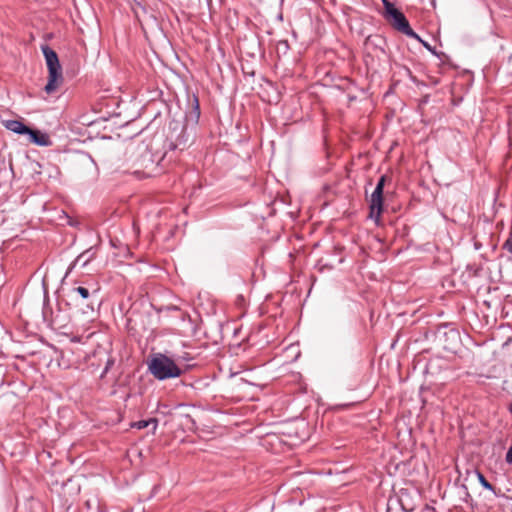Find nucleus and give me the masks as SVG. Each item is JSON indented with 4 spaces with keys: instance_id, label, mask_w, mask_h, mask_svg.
Segmentation results:
<instances>
[{
    "instance_id": "1",
    "label": "nucleus",
    "mask_w": 512,
    "mask_h": 512,
    "mask_svg": "<svg viewBox=\"0 0 512 512\" xmlns=\"http://www.w3.org/2000/svg\"><path fill=\"white\" fill-rule=\"evenodd\" d=\"M42 52L49 72L48 82L45 85L44 90L47 94H52L56 92L63 83L62 69L58 55L53 49L46 45L42 47Z\"/></svg>"
},
{
    "instance_id": "2",
    "label": "nucleus",
    "mask_w": 512,
    "mask_h": 512,
    "mask_svg": "<svg viewBox=\"0 0 512 512\" xmlns=\"http://www.w3.org/2000/svg\"><path fill=\"white\" fill-rule=\"evenodd\" d=\"M150 373L158 380L179 377L182 370L176 363L164 354H156L148 363Z\"/></svg>"
},
{
    "instance_id": "3",
    "label": "nucleus",
    "mask_w": 512,
    "mask_h": 512,
    "mask_svg": "<svg viewBox=\"0 0 512 512\" xmlns=\"http://www.w3.org/2000/svg\"><path fill=\"white\" fill-rule=\"evenodd\" d=\"M382 2L385 9L384 17L390 22L393 28L410 38L420 40L419 35L410 27L405 15L390 1L382 0Z\"/></svg>"
},
{
    "instance_id": "4",
    "label": "nucleus",
    "mask_w": 512,
    "mask_h": 512,
    "mask_svg": "<svg viewBox=\"0 0 512 512\" xmlns=\"http://www.w3.org/2000/svg\"><path fill=\"white\" fill-rule=\"evenodd\" d=\"M139 158L135 162L137 169L135 173L142 174L144 177H151L157 170V163L153 159L152 153L147 147L138 149Z\"/></svg>"
},
{
    "instance_id": "5",
    "label": "nucleus",
    "mask_w": 512,
    "mask_h": 512,
    "mask_svg": "<svg viewBox=\"0 0 512 512\" xmlns=\"http://www.w3.org/2000/svg\"><path fill=\"white\" fill-rule=\"evenodd\" d=\"M383 189L384 187L376 185L373 193L371 194L369 216L370 218L375 219L376 222L379 221L383 211Z\"/></svg>"
},
{
    "instance_id": "6",
    "label": "nucleus",
    "mask_w": 512,
    "mask_h": 512,
    "mask_svg": "<svg viewBox=\"0 0 512 512\" xmlns=\"http://www.w3.org/2000/svg\"><path fill=\"white\" fill-rule=\"evenodd\" d=\"M27 135H29L30 142L39 146H50L52 144L49 135L39 130H33L30 128V132H28Z\"/></svg>"
},
{
    "instance_id": "7",
    "label": "nucleus",
    "mask_w": 512,
    "mask_h": 512,
    "mask_svg": "<svg viewBox=\"0 0 512 512\" xmlns=\"http://www.w3.org/2000/svg\"><path fill=\"white\" fill-rule=\"evenodd\" d=\"M95 255L96 252L93 250V248L87 249L86 251L78 255V257L72 263L71 268H74L77 265H79L80 267H85L90 261H92L95 258Z\"/></svg>"
},
{
    "instance_id": "8",
    "label": "nucleus",
    "mask_w": 512,
    "mask_h": 512,
    "mask_svg": "<svg viewBox=\"0 0 512 512\" xmlns=\"http://www.w3.org/2000/svg\"><path fill=\"white\" fill-rule=\"evenodd\" d=\"M5 128L16 133V134H27L30 132V128L23 122L18 120H7L4 124Z\"/></svg>"
},
{
    "instance_id": "9",
    "label": "nucleus",
    "mask_w": 512,
    "mask_h": 512,
    "mask_svg": "<svg viewBox=\"0 0 512 512\" xmlns=\"http://www.w3.org/2000/svg\"><path fill=\"white\" fill-rule=\"evenodd\" d=\"M150 424H153V429L155 430L157 427V420L155 418H151L149 420H140L138 422H135L132 427H135L137 429H144L148 427Z\"/></svg>"
},
{
    "instance_id": "10",
    "label": "nucleus",
    "mask_w": 512,
    "mask_h": 512,
    "mask_svg": "<svg viewBox=\"0 0 512 512\" xmlns=\"http://www.w3.org/2000/svg\"><path fill=\"white\" fill-rule=\"evenodd\" d=\"M72 293L78 294L84 300H86L90 297V291L87 288L82 287V286L73 288Z\"/></svg>"
},
{
    "instance_id": "11",
    "label": "nucleus",
    "mask_w": 512,
    "mask_h": 512,
    "mask_svg": "<svg viewBox=\"0 0 512 512\" xmlns=\"http://www.w3.org/2000/svg\"><path fill=\"white\" fill-rule=\"evenodd\" d=\"M480 484L489 491H494V487L486 480L484 475L480 472L477 473Z\"/></svg>"
},
{
    "instance_id": "12",
    "label": "nucleus",
    "mask_w": 512,
    "mask_h": 512,
    "mask_svg": "<svg viewBox=\"0 0 512 512\" xmlns=\"http://www.w3.org/2000/svg\"><path fill=\"white\" fill-rule=\"evenodd\" d=\"M505 460L508 464L512 465V446L508 449Z\"/></svg>"
},
{
    "instance_id": "13",
    "label": "nucleus",
    "mask_w": 512,
    "mask_h": 512,
    "mask_svg": "<svg viewBox=\"0 0 512 512\" xmlns=\"http://www.w3.org/2000/svg\"><path fill=\"white\" fill-rule=\"evenodd\" d=\"M504 248L512 254V238H509L505 244H504Z\"/></svg>"
},
{
    "instance_id": "14",
    "label": "nucleus",
    "mask_w": 512,
    "mask_h": 512,
    "mask_svg": "<svg viewBox=\"0 0 512 512\" xmlns=\"http://www.w3.org/2000/svg\"><path fill=\"white\" fill-rule=\"evenodd\" d=\"M385 182H386V176H385V175H382V176L379 178L377 185H380V186L384 187V186H385Z\"/></svg>"
},
{
    "instance_id": "15",
    "label": "nucleus",
    "mask_w": 512,
    "mask_h": 512,
    "mask_svg": "<svg viewBox=\"0 0 512 512\" xmlns=\"http://www.w3.org/2000/svg\"><path fill=\"white\" fill-rule=\"evenodd\" d=\"M195 102H196V109L198 110L199 109L198 99H195Z\"/></svg>"
},
{
    "instance_id": "16",
    "label": "nucleus",
    "mask_w": 512,
    "mask_h": 512,
    "mask_svg": "<svg viewBox=\"0 0 512 512\" xmlns=\"http://www.w3.org/2000/svg\"><path fill=\"white\" fill-rule=\"evenodd\" d=\"M509 411L512 413V403L509 406Z\"/></svg>"
}]
</instances>
